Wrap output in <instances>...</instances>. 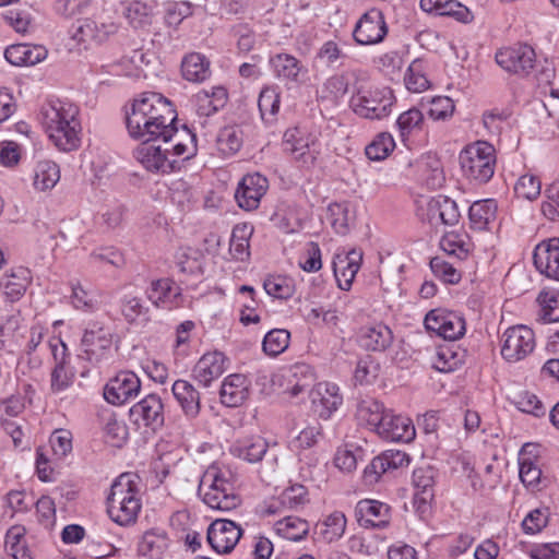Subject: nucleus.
I'll list each match as a JSON object with an SVG mask.
<instances>
[{
    "mask_svg": "<svg viewBox=\"0 0 559 559\" xmlns=\"http://www.w3.org/2000/svg\"><path fill=\"white\" fill-rule=\"evenodd\" d=\"M171 392L185 416L195 419L201 411L199 391L189 381L178 379L173 383Z\"/></svg>",
    "mask_w": 559,
    "mask_h": 559,
    "instance_id": "cd10ccee",
    "label": "nucleus"
},
{
    "mask_svg": "<svg viewBox=\"0 0 559 559\" xmlns=\"http://www.w3.org/2000/svg\"><path fill=\"white\" fill-rule=\"evenodd\" d=\"M409 463V457L404 451L386 450L376 456L364 471L366 483H377L386 472L397 469Z\"/></svg>",
    "mask_w": 559,
    "mask_h": 559,
    "instance_id": "393cba45",
    "label": "nucleus"
},
{
    "mask_svg": "<svg viewBox=\"0 0 559 559\" xmlns=\"http://www.w3.org/2000/svg\"><path fill=\"white\" fill-rule=\"evenodd\" d=\"M520 478L523 485L532 491L540 490L542 488V469L531 460H520Z\"/></svg>",
    "mask_w": 559,
    "mask_h": 559,
    "instance_id": "052dcab7",
    "label": "nucleus"
},
{
    "mask_svg": "<svg viewBox=\"0 0 559 559\" xmlns=\"http://www.w3.org/2000/svg\"><path fill=\"white\" fill-rule=\"evenodd\" d=\"M242 535V530L235 522L217 519L207 528V542L218 554L230 552Z\"/></svg>",
    "mask_w": 559,
    "mask_h": 559,
    "instance_id": "a211bd4d",
    "label": "nucleus"
},
{
    "mask_svg": "<svg viewBox=\"0 0 559 559\" xmlns=\"http://www.w3.org/2000/svg\"><path fill=\"white\" fill-rule=\"evenodd\" d=\"M290 333L285 329H274L267 332L263 338V352L276 357L282 354L289 345Z\"/></svg>",
    "mask_w": 559,
    "mask_h": 559,
    "instance_id": "5fc2aeb1",
    "label": "nucleus"
},
{
    "mask_svg": "<svg viewBox=\"0 0 559 559\" xmlns=\"http://www.w3.org/2000/svg\"><path fill=\"white\" fill-rule=\"evenodd\" d=\"M533 261L540 274L559 282V238L540 241L534 249Z\"/></svg>",
    "mask_w": 559,
    "mask_h": 559,
    "instance_id": "412c9836",
    "label": "nucleus"
},
{
    "mask_svg": "<svg viewBox=\"0 0 559 559\" xmlns=\"http://www.w3.org/2000/svg\"><path fill=\"white\" fill-rule=\"evenodd\" d=\"M141 381L132 371H120L104 388L105 400L112 405H122L139 395Z\"/></svg>",
    "mask_w": 559,
    "mask_h": 559,
    "instance_id": "f8f14e48",
    "label": "nucleus"
},
{
    "mask_svg": "<svg viewBox=\"0 0 559 559\" xmlns=\"http://www.w3.org/2000/svg\"><path fill=\"white\" fill-rule=\"evenodd\" d=\"M386 412L380 402L364 400L357 405L356 418L360 425H366L377 432Z\"/></svg>",
    "mask_w": 559,
    "mask_h": 559,
    "instance_id": "a19ab883",
    "label": "nucleus"
},
{
    "mask_svg": "<svg viewBox=\"0 0 559 559\" xmlns=\"http://www.w3.org/2000/svg\"><path fill=\"white\" fill-rule=\"evenodd\" d=\"M112 345V333L110 329L94 322L84 331L81 347V358L93 366H99L110 358Z\"/></svg>",
    "mask_w": 559,
    "mask_h": 559,
    "instance_id": "0eeeda50",
    "label": "nucleus"
},
{
    "mask_svg": "<svg viewBox=\"0 0 559 559\" xmlns=\"http://www.w3.org/2000/svg\"><path fill=\"white\" fill-rule=\"evenodd\" d=\"M406 88L413 93H421L429 88L430 82L425 73L424 62L419 59L414 60L407 68L404 75Z\"/></svg>",
    "mask_w": 559,
    "mask_h": 559,
    "instance_id": "603ef678",
    "label": "nucleus"
},
{
    "mask_svg": "<svg viewBox=\"0 0 559 559\" xmlns=\"http://www.w3.org/2000/svg\"><path fill=\"white\" fill-rule=\"evenodd\" d=\"M136 159L148 170L170 173L176 168L177 159L173 158L170 147L143 143L134 152Z\"/></svg>",
    "mask_w": 559,
    "mask_h": 559,
    "instance_id": "6ab92c4d",
    "label": "nucleus"
},
{
    "mask_svg": "<svg viewBox=\"0 0 559 559\" xmlns=\"http://www.w3.org/2000/svg\"><path fill=\"white\" fill-rule=\"evenodd\" d=\"M377 435L385 441L407 443L415 438L416 430L408 417L386 412Z\"/></svg>",
    "mask_w": 559,
    "mask_h": 559,
    "instance_id": "aec40b11",
    "label": "nucleus"
},
{
    "mask_svg": "<svg viewBox=\"0 0 559 559\" xmlns=\"http://www.w3.org/2000/svg\"><path fill=\"white\" fill-rule=\"evenodd\" d=\"M175 260L182 274L192 276L203 274V255L199 250L191 247L179 248Z\"/></svg>",
    "mask_w": 559,
    "mask_h": 559,
    "instance_id": "49530a36",
    "label": "nucleus"
},
{
    "mask_svg": "<svg viewBox=\"0 0 559 559\" xmlns=\"http://www.w3.org/2000/svg\"><path fill=\"white\" fill-rule=\"evenodd\" d=\"M419 5L425 12L450 16L462 23H471L474 19L469 9L457 0H420Z\"/></svg>",
    "mask_w": 559,
    "mask_h": 559,
    "instance_id": "7c9ffc66",
    "label": "nucleus"
},
{
    "mask_svg": "<svg viewBox=\"0 0 559 559\" xmlns=\"http://www.w3.org/2000/svg\"><path fill=\"white\" fill-rule=\"evenodd\" d=\"M146 296L154 306L164 309L177 308L182 302L181 288L170 278L152 281Z\"/></svg>",
    "mask_w": 559,
    "mask_h": 559,
    "instance_id": "5701e85b",
    "label": "nucleus"
},
{
    "mask_svg": "<svg viewBox=\"0 0 559 559\" xmlns=\"http://www.w3.org/2000/svg\"><path fill=\"white\" fill-rule=\"evenodd\" d=\"M496 62L509 73L526 76L536 64V53L531 46L516 44L499 49Z\"/></svg>",
    "mask_w": 559,
    "mask_h": 559,
    "instance_id": "1a4fd4ad",
    "label": "nucleus"
},
{
    "mask_svg": "<svg viewBox=\"0 0 559 559\" xmlns=\"http://www.w3.org/2000/svg\"><path fill=\"white\" fill-rule=\"evenodd\" d=\"M60 179L59 166L51 160L38 162L35 168L34 186L40 191L53 188Z\"/></svg>",
    "mask_w": 559,
    "mask_h": 559,
    "instance_id": "8fccbe9b",
    "label": "nucleus"
},
{
    "mask_svg": "<svg viewBox=\"0 0 559 559\" xmlns=\"http://www.w3.org/2000/svg\"><path fill=\"white\" fill-rule=\"evenodd\" d=\"M152 7L142 1H132L124 8L123 15L134 28H142L152 23Z\"/></svg>",
    "mask_w": 559,
    "mask_h": 559,
    "instance_id": "864d4df0",
    "label": "nucleus"
},
{
    "mask_svg": "<svg viewBox=\"0 0 559 559\" xmlns=\"http://www.w3.org/2000/svg\"><path fill=\"white\" fill-rule=\"evenodd\" d=\"M535 348V334L526 325L507 329L501 336V356L509 362L526 358Z\"/></svg>",
    "mask_w": 559,
    "mask_h": 559,
    "instance_id": "6e6552de",
    "label": "nucleus"
},
{
    "mask_svg": "<svg viewBox=\"0 0 559 559\" xmlns=\"http://www.w3.org/2000/svg\"><path fill=\"white\" fill-rule=\"evenodd\" d=\"M362 253L358 250H350L345 255H337L333 262V271L338 287L348 290L360 269Z\"/></svg>",
    "mask_w": 559,
    "mask_h": 559,
    "instance_id": "c756f323",
    "label": "nucleus"
},
{
    "mask_svg": "<svg viewBox=\"0 0 559 559\" xmlns=\"http://www.w3.org/2000/svg\"><path fill=\"white\" fill-rule=\"evenodd\" d=\"M419 178L431 190L443 186L445 177L439 158L433 155L424 156L418 163Z\"/></svg>",
    "mask_w": 559,
    "mask_h": 559,
    "instance_id": "e433bc0d",
    "label": "nucleus"
},
{
    "mask_svg": "<svg viewBox=\"0 0 559 559\" xmlns=\"http://www.w3.org/2000/svg\"><path fill=\"white\" fill-rule=\"evenodd\" d=\"M216 143L223 155H234L242 145V130L237 126H226L218 132Z\"/></svg>",
    "mask_w": 559,
    "mask_h": 559,
    "instance_id": "3c124183",
    "label": "nucleus"
},
{
    "mask_svg": "<svg viewBox=\"0 0 559 559\" xmlns=\"http://www.w3.org/2000/svg\"><path fill=\"white\" fill-rule=\"evenodd\" d=\"M175 123L167 124L159 139L170 147L171 156L187 160L197 154V138L186 126L178 129Z\"/></svg>",
    "mask_w": 559,
    "mask_h": 559,
    "instance_id": "4468645a",
    "label": "nucleus"
},
{
    "mask_svg": "<svg viewBox=\"0 0 559 559\" xmlns=\"http://www.w3.org/2000/svg\"><path fill=\"white\" fill-rule=\"evenodd\" d=\"M283 146L285 152L305 167L312 166L319 154L317 138L298 127L286 130Z\"/></svg>",
    "mask_w": 559,
    "mask_h": 559,
    "instance_id": "9d476101",
    "label": "nucleus"
},
{
    "mask_svg": "<svg viewBox=\"0 0 559 559\" xmlns=\"http://www.w3.org/2000/svg\"><path fill=\"white\" fill-rule=\"evenodd\" d=\"M544 322H559V292H540L537 298Z\"/></svg>",
    "mask_w": 559,
    "mask_h": 559,
    "instance_id": "13d9d810",
    "label": "nucleus"
},
{
    "mask_svg": "<svg viewBox=\"0 0 559 559\" xmlns=\"http://www.w3.org/2000/svg\"><path fill=\"white\" fill-rule=\"evenodd\" d=\"M4 57L13 66H35L47 57V50L39 45L16 44L5 49Z\"/></svg>",
    "mask_w": 559,
    "mask_h": 559,
    "instance_id": "72a5a7b5",
    "label": "nucleus"
},
{
    "mask_svg": "<svg viewBox=\"0 0 559 559\" xmlns=\"http://www.w3.org/2000/svg\"><path fill=\"white\" fill-rule=\"evenodd\" d=\"M270 64L275 76L286 83H300L308 72L301 62L289 53H276L270 58Z\"/></svg>",
    "mask_w": 559,
    "mask_h": 559,
    "instance_id": "bb28decb",
    "label": "nucleus"
},
{
    "mask_svg": "<svg viewBox=\"0 0 559 559\" xmlns=\"http://www.w3.org/2000/svg\"><path fill=\"white\" fill-rule=\"evenodd\" d=\"M394 95L389 87H355L350 104L358 116L366 119L388 117L394 104Z\"/></svg>",
    "mask_w": 559,
    "mask_h": 559,
    "instance_id": "423d86ee",
    "label": "nucleus"
},
{
    "mask_svg": "<svg viewBox=\"0 0 559 559\" xmlns=\"http://www.w3.org/2000/svg\"><path fill=\"white\" fill-rule=\"evenodd\" d=\"M32 283L31 271L24 266L11 269L0 278V289L10 301L20 300Z\"/></svg>",
    "mask_w": 559,
    "mask_h": 559,
    "instance_id": "c85d7f7f",
    "label": "nucleus"
},
{
    "mask_svg": "<svg viewBox=\"0 0 559 559\" xmlns=\"http://www.w3.org/2000/svg\"><path fill=\"white\" fill-rule=\"evenodd\" d=\"M130 416L138 426L156 431L165 421L164 404L159 395L152 393L130 408Z\"/></svg>",
    "mask_w": 559,
    "mask_h": 559,
    "instance_id": "f3484780",
    "label": "nucleus"
},
{
    "mask_svg": "<svg viewBox=\"0 0 559 559\" xmlns=\"http://www.w3.org/2000/svg\"><path fill=\"white\" fill-rule=\"evenodd\" d=\"M253 226L248 223L237 224L231 231L229 253L237 261H245L250 257V237Z\"/></svg>",
    "mask_w": 559,
    "mask_h": 559,
    "instance_id": "4c0bfd02",
    "label": "nucleus"
},
{
    "mask_svg": "<svg viewBox=\"0 0 559 559\" xmlns=\"http://www.w3.org/2000/svg\"><path fill=\"white\" fill-rule=\"evenodd\" d=\"M288 383L292 386H287V391L292 396H297L308 388L311 386L313 382V372L309 365L307 364H295L285 374Z\"/></svg>",
    "mask_w": 559,
    "mask_h": 559,
    "instance_id": "a18cd8bd",
    "label": "nucleus"
},
{
    "mask_svg": "<svg viewBox=\"0 0 559 559\" xmlns=\"http://www.w3.org/2000/svg\"><path fill=\"white\" fill-rule=\"evenodd\" d=\"M425 326L444 340L454 341L465 334V320L454 311L432 309L425 317Z\"/></svg>",
    "mask_w": 559,
    "mask_h": 559,
    "instance_id": "9b49d317",
    "label": "nucleus"
},
{
    "mask_svg": "<svg viewBox=\"0 0 559 559\" xmlns=\"http://www.w3.org/2000/svg\"><path fill=\"white\" fill-rule=\"evenodd\" d=\"M38 523L47 531H51L56 524V506L48 496L40 497L36 502Z\"/></svg>",
    "mask_w": 559,
    "mask_h": 559,
    "instance_id": "338daca9",
    "label": "nucleus"
},
{
    "mask_svg": "<svg viewBox=\"0 0 559 559\" xmlns=\"http://www.w3.org/2000/svg\"><path fill=\"white\" fill-rule=\"evenodd\" d=\"M141 508L138 476L121 474L111 485L107 498L109 518L121 526H128L135 523Z\"/></svg>",
    "mask_w": 559,
    "mask_h": 559,
    "instance_id": "7ed1b4c3",
    "label": "nucleus"
},
{
    "mask_svg": "<svg viewBox=\"0 0 559 559\" xmlns=\"http://www.w3.org/2000/svg\"><path fill=\"white\" fill-rule=\"evenodd\" d=\"M460 165L464 176L485 183L495 173V147L486 141L467 145L460 154Z\"/></svg>",
    "mask_w": 559,
    "mask_h": 559,
    "instance_id": "39448f33",
    "label": "nucleus"
},
{
    "mask_svg": "<svg viewBox=\"0 0 559 559\" xmlns=\"http://www.w3.org/2000/svg\"><path fill=\"white\" fill-rule=\"evenodd\" d=\"M440 248L450 257L465 259L472 250V242L466 233L450 231L440 240Z\"/></svg>",
    "mask_w": 559,
    "mask_h": 559,
    "instance_id": "c03bdc74",
    "label": "nucleus"
},
{
    "mask_svg": "<svg viewBox=\"0 0 559 559\" xmlns=\"http://www.w3.org/2000/svg\"><path fill=\"white\" fill-rule=\"evenodd\" d=\"M106 442L112 447H121L128 438L127 426L110 416L104 427Z\"/></svg>",
    "mask_w": 559,
    "mask_h": 559,
    "instance_id": "774afa93",
    "label": "nucleus"
},
{
    "mask_svg": "<svg viewBox=\"0 0 559 559\" xmlns=\"http://www.w3.org/2000/svg\"><path fill=\"white\" fill-rule=\"evenodd\" d=\"M346 523L345 514L341 511H334L319 522L316 527L324 542L333 543L344 535Z\"/></svg>",
    "mask_w": 559,
    "mask_h": 559,
    "instance_id": "37998d69",
    "label": "nucleus"
},
{
    "mask_svg": "<svg viewBox=\"0 0 559 559\" xmlns=\"http://www.w3.org/2000/svg\"><path fill=\"white\" fill-rule=\"evenodd\" d=\"M313 412L322 419H328L342 404L338 386L330 382H320L310 391Z\"/></svg>",
    "mask_w": 559,
    "mask_h": 559,
    "instance_id": "b1692460",
    "label": "nucleus"
},
{
    "mask_svg": "<svg viewBox=\"0 0 559 559\" xmlns=\"http://www.w3.org/2000/svg\"><path fill=\"white\" fill-rule=\"evenodd\" d=\"M396 126L401 138L406 140L409 134L423 129L424 115L419 109L413 107L399 116Z\"/></svg>",
    "mask_w": 559,
    "mask_h": 559,
    "instance_id": "4d7b16f0",
    "label": "nucleus"
},
{
    "mask_svg": "<svg viewBox=\"0 0 559 559\" xmlns=\"http://www.w3.org/2000/svg\"><path fill=\"white\" fill-rule=\"evenodd\" d=\"M275 532L285 539L299 542L309 532V523L298 516H285L274 525Z\"/></svg>",
    "mask_w": 559,
    "mask_h": 559,
    "instance_id": "de8ad7c7",
    "label": "nucleus"
},
{
    "mask_svg": "<svg viewBox=\"0 0 559 559\" xmlns=\"http://www.w3.org/2000/svg\"><path fill=\"white\" fill-rule=\"evenodd\" d=\"M269 189V180L265 176L254 173L242 177L235 192V199L245 211L257 210L262 197Z\"/></svg>",
    "mask_w": 559,
    "mask_h": 559,
    "instance_id": "ddd939ff",
    "label": "nucleus"
},
{
    "mask_svg": "<svg viewBox=\"0 0 559 559\" xmlns=\"http://www.w3.org/2000/svg\"><path fill=\"white\" fill-rule=\"evenodd\" d=\"M227 362L228 359L221 352L205 353L193 367L192 377L200 385L209 388L226 371Z\"/></svg>",
    "mask_w": 559,
    "mask_h": 559,
    "instance_id": "4be33fe9",
    "label": "nucleus"
},
{
    "mask_svg": "<svg viewBox=\"0 0 559 559\" xmlns=\"http://www.w3.org/2000/svg\"><path fill=\"white\" fill-rule=\"evenodd\" d=\"M393 342V333L391 329L383 324L377 323L361 329L359 343L361 347L372 352H383L391 346Z\"/></svg>",
    "mask_w": 559,
    "mask_h": 559,
    "instance_id": "f704fd0d",
    "label": "nucleus"
},
{
    "mask_svg": "<svg viewBox=\"0 0 559 559\" xmlns=\"http://www.w3.org/2000/svg\"><path fill=\"white\" fill-rule=\"evenodd\" d=\"M497 209V202L492 199L474 202L468 210L471 228L475 230L487 229L489 224L496 219Z\"/></svg>",
    "mask_w": 559,
    "mask_h": 559,
    "instance_id": "c9c22d12",
    "label": "nucleus"
},
{
    "mask_svg": "<svg viewBox=\"0 0 559 559\" xmlns=\"http://www.w3.org/2000/svg\"><path fill=\"white\" fill-rule=\"evenodd\" d=\"M281 96L276 87L266 86L259 95L258 107L261 118L266 123H273L280 110Z\"/></svg>",
    "mask_w": 559,
    "mask_h": 559,
    "instance_id": "09e8293b",
    "label": "nucleus"
},
{
    "mask_svg": "<svg viewBox=\"0 0 559 559\" xmlns=\"http://www.w3.org/2000/svg\"><path fill=\"white\" fill-rule=\"evenodd\" d=\"M176 120L177 112L171 103L154 92L142 93L134 98L126 115L129 134L145 142L159 139L166 126Z\"/></svg>",
    "mask_w": 559,
    "mask_h": 559,
    "instance_id": "f257e3e1",
    "label": "nucleus"
},
{
    "mask_svg": "<svg viewBox=\"0 0 559 559\" xmlns=\"http://www.w3.org/2000/svg\"><path fill=\"white\" fill-rule=\"evenodd\" d=\"M263 287L267 295L278 299H288L295 293L293 281L285 276L269 277L264 281Z\"/></svg>",
    "mask_w": 559,
    "mask_h": 559,
    "instance_id": "bf43d9fd",
    "label": "nucleus"
},
{
    "mask_svg": "<svg viewBox=\"0 0 559 559\" xmlns=\"http://www.w3.org/2000/svg\"><path fill=\"white\" fill-rule=\"evenodd\" d=\"M542 213L549 221L556 222L559 219V180H555L545 189Z\"/></svg>",
    "mask_w": 559,
    "mask_h": 559,
    "instance_id": "69168bd1",
    "label": "nucleus"
},
{
    "mask_svg": "<svg viewBox=\"0 0 559 559\" xmlns=\"http://www.w3.org/2000/svg\"><path fill=\"white\" fill-rule=\"evenodd\" d=\"M542 190L540 179L532 174L521 176L515 186L514 192L519 198L535 200L539 197Z\"/></svg>",
    "mask_w": 559,
    "mask_h": 559,
    "instance_id": "0e129e2a",
    "label": "nucleus"
},
{
    "mask_svg": "<svg viewBox=\"0 0 559 559\" xmlns=\"http://www.w3.org/2000/svg\"><path fill=\"white\" fill-rule=\"evenodd\" d=\"M166 546L167 537L165 532L152 530L144 533L139 544V551L142 555L156 556L162 554Z\"/></svg>",
    "mask_w": 559,
    "mask_h": 559,
    "instance_id": "680f3d73",
    "label": "nucleus"
},
{
    "mask_svg": "<svg viewBox=\"0 0 559 559\" xmlns=\"http://www.w3.org/2000/svg\"><path fill=\"white\" fill-rule=\"evenodd\" d=\"M199 495L206 506L217 511H231L241 503L228 473L215 465L203 473L199 484Z\"/></svg>",
    "mask_w": 559,
    "mask_h": 559,
    "instance_id": "20e7f679",
    "label": "nucleus"
},
{
    "mask_svg": "<svg viewBox=\"0 0 559 559\" xmlns=\"http://www.w3.org/2000/svg\"><path fill=\"white\" fill-rule=\"evenodd\" d=\"M436 478L437 471L429 465L417 467L413 472L414 506L421 516L430 510V504L435 498Z\"/></svg>",
    "mask_w": 559,
    "mask_h": 559,
    "instance_id": "dca6fc26",
    "label": "nucleus"
},
{
    "mask_svg": "<svg viewBox=\"0 0 559 559\" xmlns=\"http://www.w3.org/2000/svg\"><path fill=\"white\" fill-rule=\"evenodd\" d=\"M354 218L348 202H334L328 206V221L338 235L348 234Z\"/></svg>",
    "mask_w": 559,
    "mask_h": 559,
    "instance_id": "79ce46f5",
    "label": "nucleus"
},
{
    "mask_svg": "<svg viewBox=\"0 0 559 559\" xmlns=\"http://www.w3.org/2000/svg\"><path fill=\"white\" fill-rule=\"evenodd\" d=\"M430 269L436 277L445 284H457L461 281V272L442 257H435L430 260Z\"/></svg>",
    "mask_w": 559,
    "mask_h": 559,
    "instance_id": "e2e57ef3",
    "label": "nucleus"
},
{
    "mask_svg": "<svg viewBox=\"0 0 559 559\" xmlns=\"http://www.w3.org/2000/svg\"><path fill=\"white\" fill-rule=\"evenodd\" d=\"M386 33L388 28L382 12L371 9L358 20L353 36L359 45H373L381 43Z\"/></svg>",
    "mask_w": 559,
    "mask_h": 559,
    "instance_id": "2eb2a0df",
    "label": "nucleus"
},
{
    "mask_svg": "<svg viewBox=\"0 0 559 559\" xmlns=\"http://www.w3.org/2000/svg\"><path fill=\"white\" fill-rule=\"evenodd\" d=\"M40 122L53 145L61 152L80 147L82 124L80 108L66 100H48L40 108Z\"/></svg>",
    "mask_w": 559,
    "mask_h": 559,
    "instance_id": "f03ea898",
    "label": "nucleus"
},
{
    "mask_svg": "<svg viewBox=\"0 0 559 559\" xmlns=\"http://www.w3.org/2000/svg\"><path fill=\"white\" fill-rule=\"evenodd\" d=\"M395 142L389 132L378 134L374 140L366 146L365 153L370 160H382L393 152Z\"/></svg>",
    "mask_w": 559,
    "mask_h": 559,
    "instance_id": "6e6d98bb",
    "label": "nucleus"
},
{
    "mask_svg": "<svg viewBox=\"0 0 559 559\" xmlns=\"http://www.w3.org/2000/svg\"><path fill=\"white\" fill-rule=\"evenodd\" d=\"M366 76L367 73L359 69L334 74L323 83V92L333 99H340L347 94L350 78L358 80Z\"/></svg>",
    "mask_w": 559,
    "mask_h": 559,
    "instance_id": "ea45409f",
    "label": "nucleus"
},
{
    "mask_svg": "<svg viewBox=\"0 0 559 559\" xmlns=\"http://www.w3.org/2000/svg\"><path fill=\"white\" fill-rule=\"evenodd\" d=\"M181 72L183 79L190 82H203L205 81L210 74V61L206 58L199 53L192 52L186 56L181 62Z\"/></svg>",
    "mask_w": 559,
    "mask_h": 559,
    "instance_id": "58836bf2",
    "label": "nucleus"
},
{
    "mask_svg": "<svg viewBox=\"0 0 559 559\" xmlns=\"http://www.w3.org/2000/svg\"><path fill=\"white\" fill-rule=\"evenodd\" d=\"M355 516L362 527L383 528L390 522V507L378 500H360L355 508Z\"/></svg>",
    "mask_w": 559,
    "mask_h": 559,
    "instance_id": "a878e982",
    "label": "nucleus"
},
{
    "mask_svg": "<svg viewBox=\"0 0 559 559\" xmlns=\"http://www.w3.org/2000/svg\"><path fill=\"white\" fill-rule=\"evenodd\" d=\"M267 441L261 436H250L237 440L230 447V453L249 463H258L266 454Z\"/></svg>",
    "mask_w": 559,
    "mask_h": 559,
    "instance_id": "473e14b6",
    "label": "nucleus"
},
{
    "mask_svg": "<svg viewBox=\"0 0 559 559\" xmlns=\"http://www.w3.org/2000/svg\"><path fill=\"white\" fill-rule=\"evenodd\" d=\"M249 395L248 380L243 374L234 373L225 378L221 386V402L228 407L240 406Z\"/></svg>",
    "mask_w": 559,
    "mask_h": 559,
    "instance_id": "2f4dec72",
    "label": "nucleus"
}]
</instances>
